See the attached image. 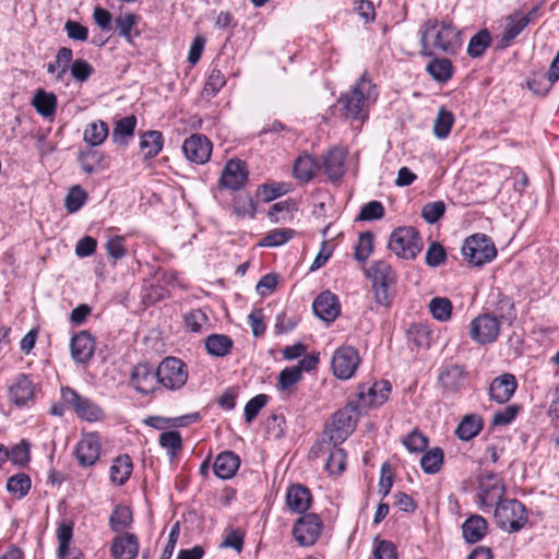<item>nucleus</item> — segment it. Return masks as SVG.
Listing matches in <instances>:
<instances>
[{
    "label": "nucleus",
    "mask_w": 559,
    "mask_h": 559,
    "mask_svg": "<svg viewBox=\"0 0 559 559\" xmlns=\"http://www.w3.org/2000/svg\"><path fill=\"white\" fill-rule=\"evenodd\" d=\"M131 383L140 393L148 394L154 392L159 384L157 369H154L148 364H138L132 370Z\"/></svg>",
    "instance_id": "obj_12"
},
{
    "label": "nucleus",
    "mask_w": 559,
    "mask_h": 559,
    "mask_svg": "<svg viewBox=\"0 0 559 559\" xmlns=\"http://www.w3.org/2000/svg\"><path fill=\"white\" fill-rule=\"evenodd\" d=\"M516 379L511 373L497 377L490 384V397L499 404L508 402L516 390Z\"/></svg>",
    "instance_id": "obj_18"
},
{
    "label": "nucleus",
    "mask_w": 559,
    "mask_h": 559,
    "mask_svg": "<svg viewBox=\"0 0 559 559\" xmlns=\"http://www.w3.org/2000/svg\"><path fill=\"white\" fill-rule=\"evenodd\" d=\"M462 254L469 264L480 266L490 262L497 255V250L487 236L476 234L465 240Z\"/></svg>",
    "instance_id": "obj_6"
},
{
    "label": "nucleus",
    "mask_w": 559,
    "mask_h": 559,
    "mask_svg": "<svg viewBox=\"0 0 559 559\" xmlns=\"http://www.w3.org/2000/svg\"><path fill=\"white\" fill-rule=\"evenodd\" d=\"M443 464V451L440 448H433L427 451L420 459V466L427 474L439 472Z\"/></svg>",
    "instance_id": "obj_42"
},
{
    "label": "nucleus",
    "mask_w": 559,
    "mask_h": 559,
    "mask_svg": "<svg viewBox=\"0 0 559 559\" xmlns=\"http://www.w3.org/2000/svg\"><path fill=\"white\" fill-rule=\"evenodd\" d=\"M136 124V119L134 116H127L122 119H119L114 128L112 140L116 143L126 144L122 140L124 136L133 135L134 128Z\"/></svg>",
    "instance_id": "obj_45"
},
{
    "label": "nucleus",
    "mask_w": 559,
    "mask_h": 559,
    "mask_svg": "<svg viewBox=\"0 0 559 559\" xmlns=\"http://www.w3.org/2000/svg\"><path fill=\"white\" fill-rule=\"evenodd\" d=\"M311 503V492L302 485H292L286 493V504L292 512L304 513Z\"/></svg>",
    "instance_id": "obj_20"
},
{
    "label": "nucleus",
    "mask_w": 559,
    "mask_h": 559,
    "mask_svg": "<svg viewBox=\"0 0 559 559\" xmlns=\"http://www.w3.org/2000/svg\"><path fill=\"white\" fill-rule=\"evenodd\" d=\"M374 559H396L395 546L388 540H381L373 550Z\"/></svg>",
    "instance_id": "obj_64"
},
{
    "label": "nucleus",
    "mask_w": 559,
    "mask_h": 559,
    "mask_svg": "<svg viewBox=\"0 0 559 559\" xmlns=\"http://www.w3.org/2000/svg\"><path fill=\"white\" fill-rule=\"evenodd\" d=\"M384 215V207L379 201H370L365 204L358 215L359 221L380 219Z\"/></svg>",
    "instance_id": "obj_55"
},
{
    "label": "nucleus",
    "mask_w": 559,
    "mask_h": 559,
    "mask_svg": "<svg viewBox=\"0 0 559 559\" xmlns=\"http://www.w3.org/2000/svg\"><path fill=\"white\" fill-rule=\"evenodd\" d=\"M62 400L71 406L75 414L87 421H97L104 417L103 409L87 397L81 396L71 388L61 390Z\"/></svg>",
    "instance_id": "obj_8"
},
{
    "label": "nucleus",
    "mask_w": 559,
    "mask_h": 559,
    "mask_svg": "<svg viewBox=\"0 0 559 559\" xmlns=\"http://www.w3.org/2000/svg\"><path fill=\"white\" fill-rule=\"evenodd\" d=\"M57 537L59 540L58 555L59 557L69 556V545L72 538V527L62 523L57 530Z\"/></svg>",
    "instance_id": "obj_59"
},
{
    "label": "nucleus",
    "mask_w": 559,
    "mask_h": 559,
    "mask_svg": "<svg viewBox=\"0 0 559 559\" xmlns=\"http://www.w3.org/2000/svg\"><path fill=\"white\" fill-rule=\"evenodd\" d=\"M267 396L265 394H258L252 397L245 406V419L247 423H251L261 408L266 404Z\"/></svg>",
    "instance_id": "obj_58"
},
{
    "label": "nucleus",
    "mask_w": 559,
    "mask_h": 559,
    "mask_svg": "<svg viewBox=\"0 0 559 559\" xmlns=\"http://www.w3.org/2000/svg\"><path fill=\"white\" fill-rule=\"evenodd\" d=\"M358 364V352L353 346L340 347L332 357L333 373L342 380L352 378Z\"/></svg>",
    "instance_id": "obj_9"
},
{
    "label": "nucleus",
    "mask_w": 559,
    "mask_h": 559,
    "mask_svg": "<svg viewBox=\"0 0 559 559\" xmlns=\"http://www.w3.org/2000/svg\"><path fill=\"white\" fill-rule=\"evenodd\" d=\"M427 72L433 80L440 83L449 81L453 75V67L450 60L435 58L426 67Z\"/></svg>",
    "instance_id": "obj_32"
},
{
    "label": "nucleus",
    "mask_w": 559,
    "mask_h": 559,
    "mask_svg": "<svg viewBox=\"0 0 559 559\" xmlns=\"http://www.w3.org/2000/svg\"><path fill=\"white\" fill-rule=\"evenodd\" d=\"M376 98L374 86L364 74L355 86L341 98L346 117L364 121L367 118L366 106L370 99Z\"/></svg>",
    "instance_id": "obj_3"
},
{
    "label": "nucleus",
    "mask_w": 559,
    "mask_h": 559,
    "mask_svg": "<svg viewBox=\"0 0 559 559\" xmlns=\"http://www.w3.org/2000/svg\"><path fill=\"white\" fill-rule=\"evenodd\" d=\"M158 442L162 448L167 450L169 456L174 457L182 448V439L178 431L171 430L163 432Z\"/></svg>",
    "instance_id": "obj_47"
},
{
    "label": "nucleus",
    "mask_w": 559,
    "mask_h": 559,
    "mask_svg": "<svg viewBox=\"0 0 559 559\" xmlns=\"http://www.w3.org/2000/svg\"><path fill=\"white\" fill-rule=\"evenodd\" d=\"M312 308L316 316L326 322L334 321L340 313L337 297L329 290L321 293L314 299Z\"/></svg>",
    "instance_id": "obj_16"
},
{
    "label": "nucleus",
    "mask_w": 559,
    "mask_h": 559,
    "mask_svg": "<svg viewBox=\"0 0 559 559\" xmlns=\"http://www.w3.org/2000/svg\"><path fill=\"white\" fill-rule=\"evenodd\" d=\"M323 165L331 180L340 179L345 173V152L341 148L331 150Z\"/></svg>",
    "instance_id": "obj_27"
},
{
    "label": "nucleus",
    "mask_w": 559,
    "mask_h": 559,
    "mask_svg": "<svg viewBox=\"0 0 559 559\" xmlns=\"http://www.w3.org/2000/svg\"><path fill=\"white\" fill-rule=\"evenodd\" d=\"M182 151L187 159L195 164H204L212 153V144L203 134H193L185 140Z\"/></svg>",
    "instance_id": "obj_11"
},
{
    "label": "nucleus",
    "mask_w": 559,
    "mask_h": 559,
    "mask_svg": "<svg viewBox=\"0 0 559 559\" xmlns=\"http://www.w3.org/2000/svg\"><path fill=\"white\" fill-rule=\"evenodd\" d=\"M322 523L314 513H308L300 516L293 528L295 539L301 546H311L320 536Z\"/></svg>",
    "instance_id": "obj_10"
},
{
    "label": "nucleus",
    "mask_w": 559,
    "mask_h": 559,
    "mask_svg": "<svg viewBox=\"0 0 559 559\" xmlns=\"http://www.w3.org/2000/svg\"><path fill=\"white\" fill-rule=\"evenodd\" d=\"M353 429L352 409L344 408L333 415L330 429L325 433H329L331 442L337 444L343 442Z\"/></svg>",
    "instance_id": "obj_13"
},
{
    "label": "nucleus",
    "mask_w": 559,
    "mask_h": 559,
    "mask_svg": "<svg viewBox=\"0 0 559 559\" xmlns=\"http://www.w3.org/2000/svg\"><path fill=\"white\" fill-rule=\"evenodd\" d=\"M528 23L530 16H509L504 31L500 38V48L508 47L511 44V41L527 26Z\"/></svg>",
    "instance_id": "obj_28"
},
{
    "label": "nucleus",
    "mask_w": 559,
    "mask_h": 559,
    "mask_svg": "<svg viewBox=\"0 0 559 559\" xmlns=\"http://www.w3.org/2000/svg\"><path fill=\"white\" fill-rule=\"evenodd\" d=\"M157 377L160 385L168 390H178L188 379L186 365L176 357L165 358L157 367Z\"/></svg>",
    "instance_id": "obj_7"
},
{
    "label": "nucleus",
    "mask_w": 559,
    "mask_h": 559,
    "mask_svg": "<svg viewBox=\"0 0 559 559\" xmlns=\"http://www.w3.org/2000/svg\"><path fill=\"white\" fill-rule=\"evenodd\" d=\"M205 347L210 355L224 357L229 354L233 347V341L225 334H211L205 340Z\"/></svg>",
    "instance_id": "obj_31"
},
{
    "label": "nucleus",
    "mask_w": 559,
    "mask_h": 559,
    "mask_svg": "<svg viewBox=\"0 0 559 559\" xmlns=\"http://www.w3.org/2000/svg\"><path fill=\"white\" fill-rule=\"evenodd\" d=\"M86 200V193L80 186L72 187L66 195L64 205L70 213L79 211Z\"/></svg>",
    "instance_id": "obj_49"
},
{
    "label": "nucleus",
    "mask_w": 559,
    "mask_h": 559,
    "mask_svg": "<svg viewBox=\"0 0 559 559\" xmlns=\"http://www.w3.org/2000/svg\"><path fill=\"white\" fill-rule=\"evenodd\" d=\"M491 43V36L487 29L476 33L468 43L467 53L472 58H478L484 55Z\"/></svg>",
    "instance_id": "obj_41"
},
{
    "label": "nucleus",
    "mask_w": 559,
    "mask_h": 559,
    "mask_svg": "<svg viewBox=\"0 0 559 559\" xmlns=\"http://www.w3.org/2000/svg\"><path fill=\"white\" fill-rule=\"evenodd\" d=\"M294 236L289 228H278L269 231L258 243L260 247H280L286 243Z\"/></svg>",
    "instance_id": "obj_43"
},
{
    "label": "nucleus",
    "mask_w": 559,
    "mask_h": 559,
    "mask_svg": "<svg viewBox=\"0 0 559 559\" xmlns=\"http://www.w3.org/2000/svg\"><path fill=\"white\" fill-rule=\"evenodd\" d=\"M9 492L22 498L27 495L31 489V478L23 473L11 476L7 481Z\"/></svg>",
    "instance_id": "obj_46"
},
{
    "label": "nucleus",
    "mask_w": 559,
    "mask_h": 559,
    "mask_svg": "<svg viewBox=\"0 0 559 559\" xmlns=\"http://www.w3.org/2000/svg\"><path fill=\"white\" fill-rule=\"evenodd\" d=\"M139 16L134 13H121L116 17L115 24L119 35L124 38L128 43L133 41V37L139 35V32L133 33V28L139 22Z\"/></svg>",
    "instance_id": "obj_35"
},
{
    "label": "nucleus",
    "mask_w": 559,
    "mask_h": 559,
    "mask_svg": "<svg viewBox=\"0 0 559 559\" xmlns=\"http://www.w3.org/2000/svg\"><path fill=\"white\" fill-rule=\"evenodd\" d=\"M132 461L128 455L118 456L110 467V478L118 485H123L132 473Z\"/></svg>",
    "instance_id": "obj_36"
},
{
    "label": "nucleus",
    "mask_w": 559,
    "mask_h": 559,
    "mask_svg": "<svg viewBox=\"0 0 559 559\" xmlns=\"http://www.w3.org/2000/svg\"><path fill=\"white\" fill-rule=\"evenodd\" d=\"M70 71L73 79H75L79 82H84L93 73V67L83 59H76L72 63Z\"/></svg>",
    "instance_id": "obj_61"
},
{
    "label": "nucleus",
    "mask_w": 559,
    "mask_h": 559,
    "mask_svg": "<svg viewBox=\"0 0 559 559\" xmlns=\"http://www.w3.org/2000/svg\"><path fill=\"white\" fill-rule=\"evenodd\" d=\"M389 248L397 257L414 259L423 249V241L419 233L412 226L395 228L389 240Z\"/></svg>",
    "instance_id": "obj_4"
},
{
    "label": "nucleus",
    "mask_w": 559,
    "mask_h": 559,
    "mask_svg": "<svg viewBox=\"0 0 559 559\" xmlns=\"http://www.w3.org/2000/svg\"><path fill=\"white\" fill-rule=\"evenodd\" d=\"M234 212L238 217H253L255 204L250 195H238L234 200Z\"/></svg>",
    "instance_id": "obj_52"
},
{
    "label": "nucleus",
    "mask_w": 559,
    "mask_h": 559,
    "mask_svg": "<svg viewBox=\"0 0 559 559\" xmlns=\"http://www.w3.org/2000/svg\"><path fill=\"white\" fill-rule=\"evenodd\" d=\"M503 495V487L499 478L489 474L480 480L479 484V498L484 504L492 506L501 500Z\"/></svg>",
    "instance_id": "obj_21"
},
{
    "label": "nucleus",
    "mask_w": 559,
    "mask_h": 559,
    "mask_svg": "<svg viewBox=\"0 0 559 559\" xmlns=\"http://www.w3.org/2000/svg\"><path fill=\"white\" fill-rule=\"evenodd\" d=\"M420 53L426 57L439 53L454 55L462 45L461 32L454 24L436 19L427 20L419 29Z\"/></svg>",
    "instance_id": "obj_1"
},
{
    "label": "nucleus",
    "mask_w": 559,
    "mask_h": 559,
    "mask_svg": "<svg viewBox=\"0 0 559 559\" xmlns=\"http://www.w3.org/2000/svg\"><path fill=\"white\" fill-rule=\"evenodd\" d=\"M9 393L14 404L24 405L34 394L33 383L25 374H19Z\"/></svg>",
    "instance_id": "obj_26"
},
{
    "label": "nucleus",
    "mask_w": 559,
    "mask_h": 559,
    "mask_svg": "<svg viewBox=\"0 0 559 559\" xmlns=\"http://www.w3.org/2000/svg\"><path fill=\"white\" fill-rule=\"evenodd\" d=\"M318 162L310 155L299 156L294 164V175L301 181H309L318 170Z\"/></svg>",
    "instance_id": "obj_34"
},
{
    "label": "nucleus",
    "mask_w": 559,
    "mask_h": 559,
    "mask_svg": "<svg viewBox=\"0 0 559 559\" xmlns=\"http://www.w3.org/2000/svg\"><path fill=\"white\" fill-rule=\"evenodd\" d=\"M487 532V522L480 515H472L469 516L462 525V533L464 539L474 544L479 542Z\"/></svg>",
    "instance_id": "obj_25"
},
{
    "label": "nucleus",
    "mask_w": 559,
    "mask_h": 559,
    "mask_svg": "<svg viewBox=\"0 0 559 559\" xmlns=\"http://www.w3.org/2000/svg\"><path fill=\"white\" fill-rule=\"evenodd\" d=\"M32 105L45 118L51 117L57 108V97L53 93L38 90L33 97Z\"/></svg>",
    "instance_id": "obj_30"
},
{
    "label": "nucleus",
    "mask_w": 559,
    "mask_h": 559,
    "mask_svg": "<svg viewBox=\"0 0 559 559\" xmlns=\"http://www.w3.org/2000/svg\"><path fill=\"white\" fill-rule=\"evenodd\" d=\"M346 453L341 448H334L326 461V469L331 474H340L345 469Z\"/></svg>",
    "instance_id": "obj_53"
},
{
    "label": "nucleus",
    "mask_w": 559,
    "mask_h": 559,
    "mask_svg": "<svg viewBox=\"0 0 559 559\" xmlns=\"http://www.w3.org/2000/svg\"><path fill=\"white\" fill-rule=\"evenodd\" d=\"M465 369L460 365L445 366L439 373V382L448 392H457L465 379Z\"/></svg>",
    "instance_id": "obj_22"
},
{
    "label": "nucleus",
    "mask_w": 559,
    "mask_h": 559,
    "mask_svg": "<svg viewBox=\"0 0 559 559\" xmlns=\"http://www.w3.org/2000/svg\"><path fill=\"white\" fill-rule=\"evenodd\" d=\"M140 147L146 158L156 156L163 148V135L159 131H148L143 134Z\"/></svg>",
    "instance_id": "obj_37"
},
{
    "label": "nucleus",
    "mask_w": 559,
    "mask_h": 559,
    "mask_svg": "<svg viewBox=\"0 0 559 559\" xmlns=\"http://www.w3.org/2000/svg\"><path fill=\"white\" fill-rule=\"evenodd\" d=\"M403 444L409 452H421L428 445V438L415 429L403 440Z\"/></svg>",
    "instance_id": "obj_56"
},
{
    "label": "nucleus",
    "mask_w": 559,
    "mask_h": 559,
    "mask_svg": "<svg viewBox=\"0 0 559 559\" xmlns=\"http://www.w3.org/2000/svg\"><path fill=\"white\" fill-rule=\"evenodd\" d=\"M100 442L96 433L84 435L76 445V459L82 466L93 465L99 457Z\"/></svg>",
    "instance_id": "obj_15"
},
{
    "label": "nucleus",
    "mask_w": 559,
    "mask_h": 559,
    "mask_svg": "<svg viewBox=\"0 0 559 559\" xmlns=\"http://www.w3.org/2000/svg\"><path fill=\"white\" fill-rule=\"evenodd\" d=\"M454 123L453 114L441 107L433 122V133L438 139H445Z\"/></svg>",
    "instance_id": "obj_40"
},
{
    "label": "nucleus",
    "mask_w": 559,
    "mask_h": 559,
    "mask_svg": "<svg viewBox=\"0 0 559 559\" xmlns=\"http://www.w3.org/2000/svg\"><path fill=\"white\" fill-rule=\"evenodd\" d=\"M481 428V418L477 415L471 414L463 417L455 430V435L460 440L469 441L480 432Z\"/></svg>",
    "instance_id": "obj_29"
},
{
    "label": "nucleus",
    "mask_w": 559,
    "mask_h": 559,
    "mask_svg": "<svg viewBox=\"0 0 559 559\" xmlns=\"http://www.w3.org/2000/svg\"><path fill=\"white\" fill-rule=\"evenodd\" d=\"M132 523V512L127 506H117L110 514L109 525L114 532L128 528Z\"/></svg>",
    "instance_id": "obj_39"
},
{
    "label": "nucleus",
    "mask_w": 559,
    "mask_h": 559,
    "mask_svg": "<svg viewBox=\"0 0 559 559\" xmlns=\"http://www.w3.org/2000/svg\"><path fill=\"white\" fill-rule=\"evenodd\" d=\"M200 419L198 413L188 414L176 418H165L159 416H151L144 419V424L155 429H164L167 424L173 423L175 426L183 427Z\"/></svg>",
    "instance_id": "obj_33"
},
{
    "label": "nucleus",
    "mask_w": 559,
    "mask_h": 559,
    "mask_svg": "<svg viewBox=\"0 0 559 559\" xmlns=\"http://www.w3.org/2000/svg\"><path fill=\"white\" fill-rule=\"evenodd\" d=\"M108 136V126L103 120L87 124L84 130V141L92 146L100 145Z\"/></svg>",
    "instance_id": "obj_38"
},
{
    "label": "nucleus",
    "mask_w": 559,
    "mask_h": 559,
    "mask_svg": "<svg viewBox=\"0 0 559 559\" xmlns=\"http://www.w3.org/2000/svg\"><path fill=\"white\" fill-rule=\"evenodd\" d=\"M495 520L497 525L508 532H518L525 522V508L518 500H500L496 503Z\"/></svg>",
    "instance_id": "obj_5"
},
{
    "label": "nucleus",
    "mask_w": 559,
    "mask_h": 559,
    "mask_svg": "<svg viewBox=\"0 0 559 559\" xmlns=\"http://www.w3.org/2000/svg\"><path fill=\"white\" fill-rule=\"evenodd\" d=\"M301 379L300 368H285L278 376V386L285 391L292 388Z\"/></svg>",
    "instance_id": "obj_57"
},
{
    "label": "nucleus",
    "mask_w": 559,
    "mask_h": 559,
    "mask_svg": "<svg viewBox=\"0 0 559 559\" xmlns=\"http://www.w3.org/2000/svg\"><path fill=\"white\" fill-rule=\"evenodd\" d=\"M495 312H484L471 321L469 336L478 345L493 343L500 334L501 322L508 321L511 324L515 319L514 305L506 296L499 298Z\"/></svg>",
    "instance_id": "obj_2"
},
{
    "label": "nucleus",
    "mask_w": 559,
    "mask_h": 559,
    "mask_svg": "<svg viewBox=\"0 0 559 559\" xmlns=\"http://www.w3.org/2000/svg\"><path fill=\"white\" fill-rule=\"evenodd\" d=\"M373 250V234L370 231L362 233L355 248L356 260L366 261Z\"/></svg>",
    "instance_id": "obj_50"
},
{
    "label": "nucleus",
    "mask_w": 559,
    "mask_h": 559,
    "mask_svg": "<svg viewBox=\"0 0 559 559\" xmlns=\"http://www.w3.org/2000/svg\"><path fill=\"white\" fill-rule=\"evenodd\" d=\"M240 460L231 451H225L217 455L213 464L215 475L222 479L231 478L239 468Z\"/></svg>",
    "instance_id": "obj_23"
},
{
    "label": "nucleus",
    "mask_w": 559,
    "mask_h": 559,
    "mask_svg": "<svg viewBox=\"0 0 559 559\" xmlns=\"http://www.w3.org/2000/svg\"><path fill=\"white\" fill-rule=\"evenodd\" d=\"M429 310L436 320L445 322L451 318L452 304L448 298L435 297L429 302Z\"/></svg>",
    "instance_id": "obj_44"
},
{
    "label": "nucleus",
    "mask_w": 559,
    "mask_h": 559,
    "mask_svg": "<svg viewBox=\"0 0 559 559\" xmlns=\"http://www.w3.org/2000/svg\"><path fill=\"white\" fill-rule=\"evenodd\" d=\"M225 76L224 74L216 69H213L207 78V81L203 88V94L206 97H213L215 96L219 90L225 85Z\"/></svg>",
    "instance_id": "obj_51"
},
{
    "label": "nucleus",
    "mask_w": 559,
    "mask_h": 559,
    "mask_svg": "<svg viewBox=\"0 0 559 559\" xmlns=\"http://www.w3.org/2000/svg\"><path fill=\"white\" fill-rule=\"evenodd\" d=\"M115 559H134L139 551L138 538L134 534L117 536L110 548Z\"/></svg>",
    "instance_id": "obj_19"
},
{
    "label": "nucleus",
    "mask_w": 559,
    "mask_h": 559,
    "mask_svg": "<svg viewBox=\"0 0 559 559\" xmlns=\"http://www.w3.org/2000/svg\"><path fill=\"white\" fill-rule=\"evenodd\" d=\"M71 357L80 364L88 361L95 350V343L88 332L82 331L71 338Z\"/></svg>",
    "instance_id": "obj_17"
},
{
    "label": "nucleus",
    "mask_w": 559,
    "mask_h": 559,
    "mask_svg": "<svg viewBox=\"0 0 559 559\" xmlns=\"http://www.w3.org/2000/svg\"><path fill=\"white\" fill-rule=\"evenodd\" d=\"M9 459L15 465H25L29 461V448L24 441L9 452Z\"/></svg>",
    "instance_id": "obj_63"
},
{
    "label": "nucleus",
    "mask_w": 559,
    "mask_h": 559,
    "mask_svg": "<svg viewBox=\"0 0 559 559\" xmlns=\"http://www.w3.org/2000/svg\"><path fill=\"white\" fill-rule=\"evenodd\" d=\"M444 212V203L442 201H436L424 205L421 216L427 223L435 224L443 216Z\"/></svg>",
    "instance_id": "obj_54"
},
{
    "label": "nucleus",
    "mask_w": 559,
    "mask_h": 559,
    "mask_svg": "<svg viewBox=\"0 0 559 559\" xmlns=\"http://www.w3.org/2000/svg\"><path fill=\"white\" fill-rule=\"evenodd\" d=\"M445 250L439 242H431L426 252V263L429 266L436 267L442 264L445 260Z\"/></svg>",
    "instance_id": "obj_60"
},
{
    "label": "nucleus",
    "mask_w": 559,
    "mask_h": 559,
    "mask_svg": "<svg viewBox=\"0 0 559 559\" xmlns=\"http://www.w3.org/2000/svg\"><path fill=\"white\" fill-rule=\"evenodd\" d=\"M248 171L243 162L230 159L224 167L221 183L231 190L240 189L247 181Z\"/></svg>",
    "instance_id": "obj_14"
},
{
    "label": "nucleus",
    "mask_w": 559,
    "mask_h": 559,
    "mask_svg": "<svg viewBox=\"0 0 559 559\" xmlns=\"http://www.w3.org/2000/svg\"><path fill=\"white\" fill-rule=\"evenodd\" d=\"M64 31L69 38L79 41H85L88 37V29L76 21L68 20L64 24Z\"/></svg>",
    "instance_id": "obj_62"
},
{
    "label": "nucleus",
    "mask_w": 559,
    "mask_h": 559,
    "mask_svg": "<svg viewBox=\"0 0 559 559\" xmlns=\"http://www.w3.org/2000/svg\"><path fill=\"white\" fill-rule=\"evenodd\" d=\"M372 285L395 286L396 276L392 267L384 261H374L367 270Z\"/></svg>",
    "instance_id": "obj_24"
},
{
    "label": "nucleus",
    "mask_w": 559,
    "mask_h": 559,
    "mask_svg": "<svg viewBox=\"0 0 559 559\" xmlns=\"http://www.w3.org/2000/svg\"><path fill=\"white\" fill-rule=\"evenodd\" d=\"M390 391L391 384L389 381H380L374 383L368 390L369 405H382L388 400Z\"/></svg>",
    "instance_id": "obj_48"
}]
</instances>
